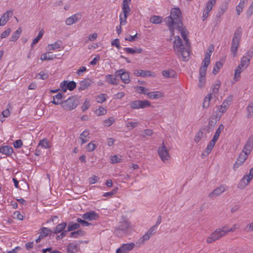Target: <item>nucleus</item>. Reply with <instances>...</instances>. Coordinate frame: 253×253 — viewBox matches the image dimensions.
<instances>
[{"mask_svg": "<svg viewBox=\"0 0 253 253\" xmlns=\"http://www.w3.org/2000/svg\"><path fill=\"white\" fill-rule=\"evenodd\" d=\"M223 227L224 230L226 231V234H227L228 233L230 232H233L236 229H238L239 226L237 224H235L233 225L232 227L230 229H228V228L226 226H224Z\"/></svg>", "mask_w": 253, "mask_h": 253, "instance_id": "obj_55", "label": "nucleus"}, {"mask_svg": "<svg viewBox=\"0 0 253 253\" xmlns=\"http://www.w3.org/2000/svg\"><path fill=\"white\" fill-rule=\"evenodd\" d=\"M43 34L44 32L43 30L42 29L39 32L38 35L35 39H33L31 44L32 47H33L35 44H37L39 42V41L42 37Z\"/></svg>", "mask_w": 253, "mask_h": 253, "instance_id": "obj_38", "label": "nucleus"}, {"mask_svg": "<svg viewBox=\"0 0 253 253\" xmlns=\"http://www.w3.org/2000/svg\"><path fill=\"white\" fill-rule=\"evenodd\" d=\"M2 153L7 156H10L13 152V148L9 146H4L1 147Z\"/></svg>", "mask_w": 253, "mask_h": 253, "instance_id": "obj_35", "label": "nucleus"}, {"mask_svg": "<svg viewBox=\"0 0 253 253\" xmlns=\"http://www.w3.org/2000/svg\"><path fill=\"white\" fill-rule=\"evenodd\" d=\"M245 231L246 232H250L253 231V221L249 224H248L246 226L245 229Z\"/></svg>", "mask_w": 253, "mask_h": 253, "instance_id": "obj_63", "label": "nucleus"}, {"mask_svg": "<svg viewBox=\"0 0 253 253\" xmlns=\"http://www.w3.org/2000/svg\"><path fill=\"white\" fill-rule=\"evenodd\" d=\"M144 134L142 135V137H145L146 136H150L153 134V131L152 129H146L144 130Z\"/></svg>", "mask_w": 253, "mask_h": 253, "instance_id": "obj_62", "label": "nucleus"}, {"mask_svg": "<svg viewBox=\"0 0 253 253\" xmlns=\"http://www.w3.org/2000/svg\"><path fill=\"white\" fill-rule=\"evenodd\" d=\"M78 245L72 243L67 246V252L68 253H76L78 251Z\"/></svg>", "mask_w": 253, "mask_h": 253, "instance_id": "obj_28", "label": "nucleus"}, {"mask_svg": "<svg viewBox=\"0 0 253 253\" xmlns=\"http://www.w3.org/2000/svg\"><path fill=\"white\" fill-rule=\"evenodd\" d=\"M199 84L198 86L200 88H202L205 85V84L206 82V78L205 76H200L199 80Z\"/></svg>", "mask_w": 253, "mask_h": 253, "instance_id": "obj_56", "label": "nucleus"}, {"mask_svg": "<svg viewBox=\"0 0 253 253\" xmlns=\"http://www.w3.org/2000/svg\"><path fill=\"white\" fill-rule=\"evenodd\" d=\"M80 227V224L78 223L70 222L68 226V231H73L79 229Z\"/></svg>", "mask_w": 253, "mask_h": 253, "instance_id": "obj_45", "label": "nucleus"}, {"mask_svg": "<svg viewBox=\"0 0 253 253\" xmlns=\"http://www.w3.org/2000/svg\"><path fill=\"white\" fill-rule=\"evenodd\" d=\"M232 100V96H229L227 98V99H225L220 106L219 109V112L222 113H225L229 107Z\"/></svg>", "mask_w": 253, "mask_h": 253, "instance_id": "obj_20", "label": "nucleus"}, {"mask_svg": "<svg viewBox=\"0 0 253 253\" xmlns=\"http://www.w3.org/2000/svg\"><path fill=\"white\" fill-rule=\"evenodd\" d=\"M116 77L115 75H108L105 76L106 81L112 84L117 85L118 82L117 81Z\"/></svg>", "mask_w": 253, "mask_h": 253, "instance_id": "obj_30", "label": "nucleus"}, {"mask_svg": "<svg viewBox=\"0 0 253 253\" xmlns=\"http://www.w3.org/2000/svg\"><path fill=\"white\" fill-rule=\"evenodd\" d=\"M77 86V84L73 81H64L60 84V87L63 92H66L67 89L70 91L73 90Z\"/></svg>", "mask_w": 253, "mask_h": 253, "instance_id": "obj_12", "label": "nucleus"}, {"mask_svg": "<svg viewBox=\"0 0 253 253\" xmlns=\"http://www.w3.org/2000/svg\"><path fill=\"white\" fill-rule=\"evenodd\" d=\"M220 87V81L219 80H217V81H216V83L214 85L213 87L212 88V92L211 93V94H217Z\"/></svg>", "mask_w": 253, "mask_h": 253, "instance_id": "obj_49", "label": "nucleus"}, {"mask_svg": "<svg viewBox=\"0 0 253 253\" xmlns=\"http://www.w3.org/2000/svg\"><path fill=\"white\" fill-rule=\"evenodd\" d=\"M147 95L149 98L153 99H157L164 96V93L159 91L148 92Z\"/></svg>", "mask_w": 253, "mask_h": 253, "instance_id": "obj_24", "label": "nucleus"}, {"mask_svg": "<svg viewBox=\"0 0 253 253\" xmlns=\"http://www.w3.org/2000/svg\"><path fill=\"white\" fill-rule=\"evenodd\" d=\"M162 74L166 78H175L176 76L175 71L171 69L164 70L162 71Z\"/></svg>", "mask_w": 253, "mask_h": 253, "instance_id": "obj_26", "label": "nucleus"}, {"mask_svg": "<svg viewBox=\"0 0 253 253\" xmlns=\"http://www.w3.org/2000/svg\"><path fill=\"white\" fill-rule=\"evenodd\" d=\"M115 119L113 117H111L108 119H106L104 121V123L105 124V126H110L112 124H113V123L115 122Z\"/></svg>", "mask_w": 253, "mask_h": 253, "instance_id": "obj_53", "label": "nucleus"}, {"mask_svg": "<svg viewBox=\"0 0 253 253\" xmlns=\"http://www.w3.org/2000/svg\"><path fill=\"white\" fill-rule=\"evenodd\" d=\"M105 95H106L103 93L99 94L96 98L97 102L100 103H102L104 102L106 100Z\"/></svg>", "mask_w": 253, "mask_h": 253, "instance_id": "obj_57", "label": "nucleus"}, {"mask_svg": "<svg viewBox=\"0 0 253 253\" xmlns=\"http://www.w3.org/2000/svg\"><path fill=\"white\" fill-rule=\"evenodd\" d=\"M216 0H209L204 9L203 15L202 17V20L205 21L209 16V13L212 9V7L215 5Z\"/></svg>", "mask_w": 253, "mask_h": 253, "instance_id": "obj_14", "label": "nucleus"}, {"mask_svg": "<svg viewBox=\"0 0 253 253\" xmlns=\"http://www.w3.org/2000/svg\"><path fill=\"white\" fill-rule=\"evenodd\" d=\"M150 22L155 24H160L162 22V17L160 16L153 15L150 18Z\"/></svg>", "mask_w": 253, "mask_h": 253, "instance_id": "obj_37", "label": "nucleus"}, {"mask_svg": "<svg viewBox=\"0 0 253 253\" xmlns=\"http://www.w3.org/2000/svg\"><path fill=\"white\" fill-rule=\"evenodd\" d=\"M224 127V125L223 124H220L218 126V127L216 129V131H215L212 139L216 141L220 135L221 132L223 130Z\"/></svg>", "mask_w": 253, "mask_h": 253, "instance_id": "obj_33", "label": "nucleus"}, {"mask_svg": "<svg viewBox=\"0 0 253 253\" xmlns=\"http://www.w3.org/2000/svg\"><path fill=\"white\" fill-rule=\"evenodd\" d=\"M133 74L137 77H155V74L154 73L151 72L149 70H139L136 69L133 71Z\"/></svg>", "mask_w": 253, "mask_h": 253, "instance_id": "obj_15", "label": "nucleus"}, {"mask_svg": "<svg viewBox=\"0 0 253 253\" xmlns=\"http://www.w3.org/2000/svg\"><path fill=\"white\" fill-rule=\"evenodd\" d=\"M156 226H152L142 237L138 240L136 244H138V246H140L149 240L150 237L156 233Z\"/></svg>", "mask_w": 253, "mask_h": 253, "instance_id": "obj_8", "label": "nucleus"}, {"mask_svg": "<svg viewBox=\"0 0 253 253\" xmlns=\"http://www.w3.org/2000/svg\"><path fill=\"white\" fill-rule=\"evenodd\" d=\"M12 11L11 10H8L5 12L0 18V26H4L9 20V18L12 16Z\"/></svg>", "mask_w": 253, "mask_h": 253, "instance_id": "obj_19", "label": "nucleus"}, {"mask_svg": "<svg viewBox=\"0 0 253 253\" xmlns=\"http://www.w3.org/2000/svg\"><path fill=\"white\" fill-rule=\"evenodd\" d=\"M93 83L92 80L89 78H86L81 81L79 83L78 89L79 91H82L87 88Z\"/></svg>", "mask_w": 253, "mask_h": 253, "instance_id": "obj_17", "label": "nucleus"}, {"mask_svg": "<svg viewBox=\"0 0 253 253\" xmlns=\"http://www.w3.org/2000/svg\"><path fill=\"white\" fill-rule=\"evenodd\" d=\"M244 70H243V68L238 65V67H237L235 71V81H238L239 80V79L240 78V74L242 73V72Z\"/></svg>", "mask_w": 253, "mask_h": 253, "instance_id": "obj_39", "label": "nucleus"}, {"mask_svg": "<svg viewBox=\"0 0 253 253\" xmlns=\"http://www.w3.org/2000/svg\"><path fill=\"white\" fill-rule=\"evenodd\" d=\"M89 135V131L87 130H85L80 134V139L82 141L81 144H83L87 141V139L85 138L87 137Z\"/></svg>", "mask_w": 253, "mask_h": 253, "instance_id": "obj_46", "label": "nucleus"}, {"mask_svg": "<svg viewBox=\"0 0 253 253\" xmlns=\"http://www.w3.org/2000/svg\"><path fill=\"white\" fill-rule=\"evenodd\" d=\"M227 190L225 186L223 185H221L215 188L211 193L209 194V197L213 198L214 196H217L220 195L221 194L223 193Z\"/></svg>", "mask_w": 253, "mask_h": 253, "instance_id": "obj_21", "label": "nucleus"}, {"mask_svg": "<svg viewBox=\"0 0 253 253\" xmlns=\"http://www.w3.org/2000/svg\"><path fill=\"white\" fill-rule=\"evenodd\" d=\"M90 106L89 101L86 99L82 106V110L83 112L85 111L89 108Z\"/></svg>", "mask_w": 253, "mask_h": 253, "instance_id": "obj_64", "label": "nucleus"}, {"mask_svg": "<svg viewBox=\"0 0 253 253\" xmlns=\"http://www.w3.org/2000/svg\"><path fill=\"white\" fill-rule=\"evenodd\" d=\"M77 221L78 223H81L83 226H87L91 224L90 223H89L85 220H83L80 218H77Z\"/></svg>", "mask_w": 253, "mask_h": 253, "instance_id": "obj_59", "label": "nucleus"}, {"mask_svg": "<svg viewBox=\"0 0 253 253\" xmlns=\"http://www.w3.org/2000/svg\"><path fill=\"white\" fill-rule=\"evenodd\" d=\"M130 226L129 223L126 220L120 222L118 227L115 230L114 233L118 237H122L123 235H126V232Z\"/></svg>", "mask_w": 253, "mask_h": 253, "instance_id": "obj_6", "label": "nucleus"}, {"mask_svg": "<svg viewBox=\"0 0 253 253\" xmlns=\"http://www.w3.org/2000/svg\"><path fill=\"white\" fill-rule=\"evenodd\" d=\"M95 113L99 116L105 115L107 113V110L104 107L100 106L98 109L95 110Z\"/></svg>", "mask_w": 253, "mask_h": 253, "instance_id": "obj_52", "label": "nucleus"}, {"mask_svg": "<svg viewBox=\"0 0 253 253\" xmlns=\"http://www.w3.org/2000/svg\"><path fill=\"white\" fill-rule=\"evenodd\" d=\"M56 55L52 54L51 52H47L41 55V59L42 61L51 60L55 58Z\"/></svg>", "mask_w": 253, "mask_h": 253, "instance_id": "obj_29", "label": "nucleus"}, {"mask_svg": "<svg viewBox=\"0 0 253 253\" xmlns=\"http://www.w3.org/2000/svg\"><path fill=\"white\" fill-rule=\"evenodd\" d=\"M67 223L66 222H62L58 224L52 230L54 234H58L63 231L66 228Z\"/></svg>", "mask_w": 253, "mask_h": 253, "instance_id": "obj_27", "label": "nucleus"}, {"mask_svg": "<svg viewBox=\"0 0 253 253\" xmlns=\"http://www.w3.org/2000/svg\"><path fill=\"white\" fill-rule=\"evenodd\" d=\"M248 155H249L242 151L237 160L240 161L241 163H244V162L247 159Z\"/></svg>", "mask_w": 253, "mask_h": 253, "instance_id": "obj_50", "label": "nucleus"}, {"mask_svg": "<svg viewBox=\"0 0 253 253\" xmlns=\"http://www.w3.org/2000/svg\"><path fill=\"white\" fill-rule=\"evenodd\" d=\"M122 11L124 16L123 17L122 15H120L121 25H124L126 23L127 17L130 11V8L129 7L122 6Z\"/></svg>", "mask_w": 253, "mask_h": 253, "instance_id": "obj_16", "label": "nucleus"}, {"mask_svg": "<svg viewBox=\"0 0 253 253\" xmlns=\"http://www.w3.org/2000/svg\"><path fill=\"white\" fill-rule=\"evenodd\" d=\"M253 52L252 51H248L246 55L244 56L241 60V63L239 64L241 67L243 68V70L246 69L249 65L250 61L253 56Z\"/></svg>", "mask_w": 253, "mask_h": 253, "instance_id": "obj_13", "label": "nucleus"}, {"mask_svg": "<svg viewBox=\"0 0 253 253\" xmlns=\"http://www.w3.org/2000/svg\"><path fill=\"white\" fill-rule=\"evenodd\" d=\"M216 142V141L213 140V139L210 141L205 149L206 155H208L211 153V150L215 145Z\"/></svg>", "mask_w": 253, "mask_h": 253, "instance_id": "obj_36", "label": "nucleus"}, {"mask_svg": "<svg viewBox=\"0 0 253 253\" xmlns=\"http://www.w3.org/2000/svg\"><path fill=\"white\" fill-rule=\"evenodd\" d=\"M212 98L211 94H208L205 98L203 104V107L204 108H207L209 107L210 104L211 100Z\"/></svg>", "mask_w": 253, "mask_h": 253, "instance_id": "obj_41", "label": "nucleus"}, {"mask_svg": "<svg viewBox=\"0 0 253 253\" xmlns=\"http://www.w3.org/2000/svg\"><path fill=\"white\" fill-rule=\"evenodd\" d=\"M115 76L119 77L124 84H127L130 82L129 73L125 69L116 71L115 73Z\"/></svg>", "mask_w": 253, "mask_h": 253, "instance_id": "obj_11", "label": "nucleus"}, {"mask_svg": "<svg viewBox=\"0 0 253 253\" xmlns=\"http://www.w3.org/2000/svg\"><path fill=\"white\" fill-rule=\"evenodd\" d=\"M134 89L136 92L140 94H147L148 93L146 91L148 90V88H146L142 86H136L134 87Z\"/></svg>", "mask_w": 253, "mask_h": 253, "instance_id": "obj_48", "label": "nucleus"}, {"mask_svg": "<svg viewBox=\"0 0 253 253\" xmlns=\"http://www.w3.org/2000/svg\"><path fill=\"white\" fill-rule=\"evenodd\" d=\"M22 32V29L19 27L18 29L14 32L11 37H10V41L16 42L19 38Z\"/></svg>", "mask_w": 253, "mask_h": 253, "instance_id": "obj_31", "label": "nucleus"}, {"mask_svg": "<svg viewBox=\"0 0 253 253\" xmlns=\"http://www.w3.org/2000/svg\"><path fill=\"white\" fill-rule=\"evenodd\" d=\"M96 145L91 142L87 145L86 149L88 151L91 152L93 151L96 148Z\"/></svg>", "mask_w": 253, "mask_h": 253, "instance_id": "obj_58", "label": "nucleus"}, {"mask_svg": "<svg viewBox=\"0 0 253 253\" xmlns=\"http://www.w3.org/2000/svg\"><path fill=\"white\" fill-rule=\"evenodd\" d=\"M111 44L112 46H116L118 49H120L121 48V46L120 44V41L118 39H116L114 40L111 42Z\"/></svg>", "mask_w": 253, "mask_h": 253, "instance_id": "obj_61", "label": "nucleus"}, {"mask_svg": "<svg viewBox=\"0 0 253 253\" xmlns=\"http://www.w3.org/2000/svg\"><path fill=\"white\" fill-rule=\"evenodd\" d=\"M165 21L169 28V29L172 36L174 35V27L175 25L177 29L180 32L183 40L187 38L186 29L183 26V23L181 17V12L178 7L173 8L170 11V15L167 17Z\"/></svg>", "mask_w": 253, "mask_h": 253, "instance_id": "obj_1", "label": "nucleus"}, {"mask_svg": "<svg viewBox=\"0 0 253 253\" xmlns=\"http://www.w3.org/2000/svg\"><path fill=\"white\" fill-rule=\"evenodd\" d=\"M173 48L177 55L182 56L183 61H186L188 60L189 49L185 47L182 40L178 36L175 37L173 42Z\"/></svg>", "mask_w": 253, "mask_h": 253, "instance_id": "obj_2", "label": "nucleus"}, {"mask_svg": "<svg viewBox=\"0 0 253 253\" xmlns=\"http://www.w3.org/2000/svg\"><path fill=\"white\" fill-rule=\"evenodd\" d=\"M81 19V14L80 13H77L67 18L65 22L67 25H71L74 23L77 22Z\"/></svg>", "mask_w": 253, "mask_h": 253, "instance_id": "obj_18", "label": "nucleus"}, {"mask_svg": "<svg viewBox=\"0 0 253 253\" xmlns=\"http://www.w3.org/2000/svg\"><path fill=\"white\" fill-rule=\"evenodd\" d=\"M82 217L84 219L89 220H97L99 218V215L94 211L84 213Z\"/></svg>", "mask_w": 253, "mask_h": 253, "instance_id": "obj_22", "label": "nucleus"}, {"mask_svg": "<svg viewBox=\"0 0 253 253\" xmlns=\"http://www.w3.org/2000/svg\"><path fill=\"white\" fill-rule=\"evenodd\" d=\"M85 234V232L82 230H79L71 233L70 237L78 238L79 236H83Z\"/></svg>", "mask_w": 253, "mask_h": 253, "instance_id": "obj_43", "label": "nucleus"}, {"mask_svg": "<svg viewBox=\"0 0 253 253\" xmlns=\"http://www.w3.org/2000/svg\"><path fill=\"white\" fill-rule=\"evenodd\" d=\"M253 148V141L249 140L245 145L243 152L249 155Z\"/></svg>", "mask_w": 253, "mask_h": 253, "instance_id": "obj_25", "label": "nucleus"}, {"mask_svg": "<svg viewBox=\"0 0 253 253\" xmlns=\"http://www.w3.org/2000/svg\"><path fill=\"white\" fill-rule=\"evenodd\" d=\"M130 107L133 109H138L140 108H145L151 106L150 102L147 100H136L134 101H131L128 103Z\"/></svg>", "mask_w": 253, "mask_h": 253, "instance_id": "obj_7", "label": "nucleus"}, {"mask_svg": "<svg viewBox=\"0 0 253 253\" xmlns=\"http://www.w3.org/2000/svg\"><path fill=\"white\" fill-rule=\"evenodd\" d=\"M135 247V244L133 243H127L123 244L120 247L124 251H125L127 253L128 252L131 251Z\"/></svg>", "mask_w": 253, "mask_h": 253, "instance_id": "obj_32", "label": "nucleus"}, {"mask_svg": "<svg viewBox=\"0 0 253 253\" xmlns=\"http://www.w3.org/2000/svg\"><path fill=\"white\" fill-rule=\"evenodd\" d=\"M241 34L242 29L241 27H239L235 31L232 40V44L230 50L234 57L237 55V49L241 41Z\"/></svg>", "mask_w": 253, "mask_h": 253, "instance_id": "obj_3", "label": "nucleus"}, {"mask_svg": "<svg viewBox=\"0 0 253 253\" xmlns=\"http://www.w3.org/2000/svg\"><path fill=\"white\" fill-rule=\"evenodd\" d=\"M226 234V231L224 230L223 227L218 228L211 234L207 238V241L208 243H212L219 239Z\"/></svg>", "mask_w": 253, "mask_h": 253, "instance_id": "obj_5", "label": "nucleus"}, {"mask_svg": "<svg viewBox=\"0 0 253 253\" xmlns=\"http://www.w3.org/2000/svg\"><path fill=\"white\" fill-rule=\"evenodd\" d=\"M79 101L77 97L72 96L61 103L62 107L67 110L71 111L76 108L78 105Z\"/></svg>", "mask_w": 253, "mask_h": 253, "instance_id": "obj_4", "label": "nucleus"}, {"mask_svg": "<svg viewBox=\"0 0 253 253\" xmlns=\"http://www.w3.org/2000/svg\"><path fill=\"white\" fill-rule=\"evenodd\" d=\"M222 66L223 64L220 61H217L213 67L212 74L214 75L217 74L218 73L219 69L222 67Z\"/></svg>", "mask_w": 253, "mask_h": 253, "instance_id": "obj_44", "label": "nucleus"}, {"mask_svg": "<svg viewBox=\"0 0 253 253\" xmlns=\"http://www.w3.org/2000/svg\"><path fill=\"white\" fill-rule=\"evenodd\" d=\"M247 118H250L253 116V101L251 102L248 106L247 108Z\"/></svg>", "mask_w": 253, "mask_h": 253, "instance_id": "obj_47", "label": "nucleus"}, {"mask_svg": "<svg viewBox=\"0 0 253 253\" xmlns=\"http://www.w3.org/2000/svg\"><path fill=\"white\" fill-rule=\"evenodd\" d=\"M248 178L247 176L245 175L242 179L240 180L239 183L238 184V188L240 189L244 188L250 181H248Z\"/></svg>", "mask_w": 253, "mask_h": 253, "instance_id": "obj_34", "label": "nucleus"}, {"mask_svg": "<svg viewBox=\"0 0 253 253\" xmlns=\"http://www.w3.org/2000/svg\"><path fill=\"white\" fill-rule=\"evenodd\" d=\"M211 54L207 52L203 61V65L199 70L200 76H206L207 68L210 63Z\"/></svg>", "mask_w": 253, "mask_h": 253, "instance_id": "obj_9", "label": "nucleus"}, {"mask_svg": "<svg viewBox=\"0 0 253 253\" xmlns=\"http://www.w3.org/2000/svg\"><path fill=\"white\" fill-rule=\"evenodd\" d=\"M41 147L44 148H48L49 147L48 142L45 139L41 140L40 141V143L38 145V147Z\"/></svg>", "mask_w": 253, "mask_h": 253, "instance_id": "obj_54", "label": "nucleus"}, {"mask_svg": "<svg viewBox=\"0 0 253 253\" xmlns=\"http://www.w3.org/2000/svg\"><path fill=\"white\" fill-rule=\"evenodd\" d=\"M10 32H11L10 28L7 29L5 31L3 32L1 34L0 36V38H1V39L5 38L6 37H7L9 35Z\"/></svg>", "mask_w": 253, "mask_h": 253, "instance_id": "obj_60", "label": "nucleus"}, {"mask_svg": "<svg viewBox=\"0 0 253 253\" xmlns=\"http://www.w3.org/2000/svg\"><path fill=\"white\" fill-rule=\"evenodd\" d=\"M158 153L163 162L168 160L170 158L169 151L165 145L164 142L162 143V146L158 148Z\"/></svg>", "mask_w": 253, "mask_h": 253, "instance_id": "obj_10", "label": "nucleus"}, {"mask_svg": "<svg viewBox=\"0 0 253 253\" xmlns=\"http://www.w3.org/2000/svg\"><path fill=\"white\" fill-rule=\"evenodd\" d=\"M122 156L119 157L116 155H113L111 157V163L112 164H116L120 163L122 161Z\"/></svg>", "mask_w": 253, "mask_h": 253, "instance_id": "obj_51", "label": "nucleus"}, {"mask_svg": "<svg viewBox=\"0 0 253 253\" xmlns=\"http://www.w3.org/2000/svg\"><path fill=\"white\" fill-rule=\"evenodd\" d=\"M62 45V42L60 41H57L53 44H48V47L49 50H55L60 48Z\"/></svg>", "mask_w": 253, "mask_h": 253, "instance_id": "obj_40", "label": "nucleus"}, {"mask_svg": "<svg viewBox=\"0 0 253 253\" xmlns=\"http://www.w3.org/2000/svg\"><path fill=\"white\" fill-rule=\"evenodd\" d=\"M228 7V3L226 1H224L220 5L217 13L216 15L217 18H219L227 10Z\"/></svg>", "mask_w": 253, "mask_h": 253, "instance_id": "obj_23", "label": "nucleus"}, {"mask_svg": "<svg viewBox=\"0 0 253 253\" xmlns=\"http://www.w3.org/2000/svg\"><path fill=\"white\" fill-rule=\"evenodd\" d=\"M40 233L43 234L45 237L50 235L53 233L52 230L47 227H42L40 230Z\"/></svg>", "mask_w": 253, "mask_h": 253, "instance_id": "obj_42", "label": "nucleus"}]
</instances>
